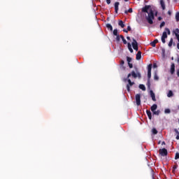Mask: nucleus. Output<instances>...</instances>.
Masks as SVG:
<instances>
[{"mask_svg": "<svg viewBox=\"0 0 179 179\" xmlns=\"http://www.w3.org/2000/svg\"><path fill=\"white\" fill-rule=\"evenodd\" d=\"M128 50L130 51V52H134V50L132 49V45L128 43H127Z\"/></svg>", "mask_w": 179, "mask_h": 179, "instance_id": "obj_17", "label": "nucleus"}, {"mask_svg": "<svg viewBox=\"0 0 179 179\" xmlns=\"http://www.w3.org/2000/svg\"><path fill=\"white\" fill-rule=\"evenodd\" d=\"M178 64H179V55H178L177 59H176Z\"/></svg>", "mask_w": 179, "mask_h": 179, "instance_id": "obj_43", "label": "nucleus"}, {"mask_svg": "<svg viewBox=\"0 0 179 179\" xmlns=\"http://www.w3.org/2000/svg\"><path fill=\"white\" fill-rule=\"evenodd\" d=\"M118 6H120V3L119 2H115V13H118Z\"/></svg>", "mask_w": 179, "mask_h": 179, "instance_id": "obj_12", "label": "nucleus"}, {"mask_svg": "<svg viewBox=\"0 0 179 179\" xmlns=\"http://www.w3.org/2000/svg\"><path fill=\"white\" fill-rule=\"evenodd\" d=\"M106 27L108 30H110V31H113V25L110 24H106Z\"/></svg>", "mask_w": 179, "mask_h": 179, "instance_id": "obj_19", "label": "nucleus"}, {"mask_svg": "<svg viewBox=\"0 0 179 179\" xmlns=\"http://www.w3.org/2000/svg\"><path fill=\"white\" fill-rule=\"evenodd\" d=\"M176 38H177V40H178V41L179 43V34H176Z\"/></svg>", "mask_w": 179, "mask_h": 179, "instance_id": "obj_44", "label": "nucleus"}, {"mask_svg": "<svg viewBox=\"0 0 179 179\" xmlns=\"http://www.w3.org/2000/svg\"><path fill=\"white\" fill-rule=\"evenodd\" d=\"M173 96H174V94L173 93V91L169 90V93L167 94V96L168 97H173Z\"/></svg>", "mask_w": 179, "mask_h": 179, "instance_id": "obj_20", "label": "nucleus"}, {"mask_svg": "<svg viewBox=\"0 0 179 179\" xmlns=\"http://www.w3.org/2000/svg\"><path fill=\"white\" fill-rule=\"evenodd\" d=\"M174 131L176 132V134L177 135H179V131H178V130L177 129H174Z\"/></svg>", "mask_w": 179, "mask_h": 179, "instance_id": "obj_40", "label": "nucleus"}, {"mask_svg": "<svg viewBox=\"0 0 179 179\" xmlns=\"http://www.w3.org/2000/svg\"><path fill=\"white\" fill-rule=\"evenodd\" d=\"M178 109H179V106H178Z\"/></svg>", "mask_w": 179, "mask_h": 179, "instance_id": "obj_57", "label": "nucleus"}, {"mask_svg": "<svg viewBox=\"0 0 179 179\" xmlns=\"http://www.w3.org/2000/svg\"><path fill=\"white\" fill-rule=\"evenodd\" d=\"M176 139H177V141L179 140V135H177V136H176Z\"/></svg>", "mask_w": 179, "mask_h": 179, "instance_id": "obj_49", "label": "nucleus"}, {"mask_svg": "<svg viewBox=\"0 0 179 179\" xmlns=\"http://www.w3.org/2000/svg\"><path fill=\"white\" fill-rule=\"evenodd\" d=\"M124 64H125V62H124V60L120 61V66H124Z\"/></svg>", "mask_w": 179, "mask_h": 179, "instance_id": "obj_37", "label": "nucleus"}, {"mask_svg": "<svg viewBox=\"0 0 179 179\" xmlns=\"http://www.w3.org/2000/svg\"><path fill=\"white\" fill-rule=\"evenodd\" d=\"M152 113L155 115H159L160 114V110H154Z\"/></svg>", "mask_w": 179, "mask_h": 179, "instance_id": "obj_27", "label": "nucleus"}, {"mask_svg": "<svg viewBox=\"0 0 179 179\" xmlns=\"http://www.w3.org/2000/svg\"><path fill=\"white\" fill-rule=\"evenodd\" d=\"M143 13H148V15L145 14V19L149 23V24H153V20L155 19V13L153 10L150 9V6H145L141 10Z\"/></svg>", "mask_w": 179, "mask_h": 179, "instance_id": "obj_1", "label": "nucleus"}, {"mask_svg": "<svg viewBox=\"0 0 179 179\" xmlns=\"http://www.w3.org/2000/svg\"><path fill=\"white\" fill-rule=\"evenodd\" d=\"M118 24L120 26V27H122V29H124L125 27V24H124V22L122 20H120Z\"/></svg>", "mask_w": 179, "mask_h": 179, "instance_id": "obj_16", "label": "nucleus"}, {"mask_svg": "<svg viewBox=\"0 0 179 179\" xmlns=\"http://www.w3.org/2000/svg\"><path fill=\"white\" fill-rule=\"evenodd\" d=\"M127 40H131V37L127 36Z\"/></svg>", "mask_w": 179, "mask_h": 179, "instance_id": "obj_51", "label": "nucleus"}, {"mask_svg": "<svg viewBox=\"0 0 179 179\" xmlns=\"http://www.w3.org/2000/svg\"><path fill=\"white\" fill-rule=\"evenodd\" d=\"M173 33L176 36H177V34H179V29L178 28L176 29V30L173 31Z\"/></svg>", "mask_w": 179, "mask_h": 179, "instance_id": "obj_26", "label": "nucleus"}, {"mask_svg": "<svg viewBox=\"0 0 179 179\" xmlns=\"http://www.w3.org/2000/svg\"><path fill=\"white\" fill-rule=\"evenodd\" d=\"M141 58H142V52L139 50L136 55V59H137V61H139Z\"/></svg>", "mask_w": 179, "mask_h": 179, "instance_id": "obj_9", "label": "nucleus"}, {"mask_svg": "<svg viewBox=\"0 0 179 179\" xmlns=\"http://www.w3.org/2000/svg\"><path fill=\"white\" fill-rule=\"evenodd\" d=\"M177 48H178V50H179V43H178V44H177Z\"/></svg>", "mask_w": 179, "mask_h": 179, "instance_id": "obj_52", "label": "nucleus"}, {"mask_svg": "<svg viewBox=\"0 0 179 179\" xmlns=\"http://www.w3.org/2000/svg\"><path fill=\"white\" fill-rule=\"evenodd\" d=\"M166 143L164 141L162 142V145H165Z\"/></svg>", "mask_w": 179, "mask_h": 179, "instance_id": "obj_54", "label": "nucleus"}, {"mask_svg": "<svg viewBox=\"0 0 179 179\" xmlns=\"http://www.w3.org/2000/svg\"><path fill=\"white\" fill-rule=\"evenodd\" d=\"M151 78H152V64H150L148 66V79L150 80Z\"/></svg>", "mask_w": 179, "mask_h": 179, "instance_id": "obj_4", "label": "nucleus"}, {"mask_svg": "<svg viewBox=\"0 0 179 179\" xmlns=\"http://www.w3.org/2000/svg\"><path fill=\"white\" fill-rule=\"evenodd\" d=\"M160 5L162 6V10L166 9V4L164 3V0H160Z\"/></svg>", "mask_w": 179, "mask_h": 179, "instance_id": "obj_11", "label": "nucleus"}, {"mask_svg": "<svg viewBox=\"0 0 179 179\" xmlns=\"http://www.w3.org/2000/svg\"><path fill=\"white\" fill-rule=\"evenodd\" d=\"M146 113H147V115H148L149 120H152V112H150V110H147Z\"/></svg>", "mask_w": 179, "mask_h": 179, "instance_id": "obj_15", "label": "nucleus"}, {"mask_svg": "<svg viewBox=\"0 0 179 179\" xmlns=\"http://www.w3.org/2000/svg\"><path fill=\"white\" fill-rule=\"evenodd\" d=\"M131 26H128L127 27V31H131Z\"/></svg>", "mask_w": 179, "mask_h": 179, "instance_id": "obj_41", "label": "nucleus"}, {"mask_svg": "<svg viewBox=\"0 0 179 179\" xmlns=\"http://www.w3.org/2000/svg\"><path fill=\"white\" fill-rule=\"evenodd\" d=\"M106 3L108 5H110V3H111V0H106Z\"/></svg>", "mask_w": 179, "mask_h": 179, "instance_id": "obj_42", "label": "nucleus"}, {"mask_svg": "<svg viewBox=\"0 0 179 179\" xmlns=\"http://www.w3.org/2000/svg\"><path fill=\"white\" fill-rule=\"evenodd\" d=\"M168 15H169V16H171V10L168 11Z\"/></svg>", "mask_w": 179, "mask_h": 179, "instance_id": "obj_45", "label": "nucleus"}, {"mask_svg": "<svg viewBox=\"0 0 179 179\" xmlns=\"http://www.w3.org/2000/svg\"><path fill=\"white\" fill-rule=\"evenodd\" d=\"M123 31H124V33H128V30H127L125 29H123Z\"/></svg>", "mask_w": 179, "mask_h": 179, "instance_id": "obj_46", "label": "nucleus"}, {"mask_svg": "<svg viewBox=\"0 0 179 179\" xmlns=\"http://www.w3.org/2000/svg\"><path fill=\"white\" fill-rule=\"evenodd\" d=\"M176 22H179V12H177L176 14Z\"/></svg>", "mask_w": 179, "mask_h": 179, "instance_id": "obj_25", "label": "nucleus"}, {"mask_svg": "<svg viewBox=\"0 0 179 179\" xmlns=\"http://www.w3.org/2000/svg\"><path fill=\"white\" fill-rule=\"evenodd\" d=\"M139 89L145 92L146 90V87H145V85L140 84L139 85Z\"/></svg>", "mask_w": 179, "mask_h": 179, "instance_id": "obj_18", "label": "nucleus"}, {"mask_svg": "<svg viewBox=\"0 0 179 179\" xmlns=\"http://www.w3.org/2000/svg\"><path fill=\"white\" fill-rule=\"evenodd\" d=\"M132 12H133V10H132V8H129V9H128V10H126L124 11V13H125L126 15H128V13H132Z\"/></svg>", "mask_w": 179, "mask_h": 179, "instance_id": "obj_21", "label": "nucleus"}, {"mask_svg": "<svg viewBox=\"0 0 179 179\" xmlns=\"http://www.w3.org/2000/svg\"><path fill=\"white\" fill-rule=\"evenodd\" d=\"M178 159H179V153L176 152L175 155V160H178Z\"/></svg>", "mask_w": 179, "mask_h": 179, "instance_id": "obj_34", "label": "nucleus"}, {"mask_svg": "<svg viewBox=\"0 0 179 179\" xmlns=\"http://www.w3.org/2000/svg\"><path fill=\"white\" fill-rule=\"evenodd\" d=\"M159 153L161 156L164 157V156H167V155H168L167 149H166V148L159 149Z\"/></svg>", "mask_w": 179, "mask_h": 179, "instance_id": "obj_5", "label": "nucleus"}, {"mask_svg": "<svg viewBox=\"0 0 179 179\" xmlns=\"http://www.w3.org/2000/svg\"><path fill=\"white\" fill-rule=\"evenodd\" d=\"M156 110H157V104H153L152 106H151V111L152 113H155V111H156Z\"/></svg>", "mask_w": 179, "mask_h": 179, "instance_id": "obj_14", "label": "nucleus"}, {"mask_svg": "<svg viewBox=\"0 0 179 179\" xmlns=\"http://www.w3.org/2000/svg\"><path fill=\"white\" fill-rule=\"evenodd\" d=\"M165 24H166V22H162L160 24V25H159L160 29H162V27H164Z\"/></svg>", "mask_w": 179, "mask_h": 179, "instance_id": "obj_33", "label": "nucleus"}, {"mask_svg": "<svg viewBox=\"0 0 179 179\" xmlns=\"http://www.w3.org/2000/svg\"><path fill=\"white\" fill-rule=\"evenodd\" d=\"M113 36H118V29L113 30Z\"/></svg>", "mask_w": 179, "mask_h": 179, "instance_id": "obj_29", "label": "nucleus"}, {"mask_svg": "<svg viewBox=\"0 0 179 179\" xmlns=\"http://www.w3.org/2000/svg\"><path fill=\"white\" fill-rule=\"evenodd\" d=\"M125 2H128V0H124Z\"/></svg>", "mask_w": 179, "mask_h": 179, "instance_id": "obj_55", "label": "nucleus"}, {"mask_svg": "<svg viewBox=\"0 0 179 179\" xmlns=\"http://www.w3.org/2000/svg\"><path fill=\"white\" fill-rule=\"evenodd\" d=\"M129 86H130L129 85H127V89L128 92H131V88Z\"/></svg>", "mask_w": 179, "mask_h": 179, "instance_id": "obj_38", "label": "nucleus"}, {"mask_svg": "<svg viewBox=\"0 0 179 179\" xmlns=\"http://www.w3.org/2000/svg\"><path fill=\"white\" fill-rule=\"evenodd\" d=\"M164 113H165V114H170L171 110L169 108H166V109H165Z\"/></svg>", "mask_w": 179, "mask_h": 179, "instance_id": "obj_32", "label": "nucleus"}, {"mask_svg": "<svg viewBox=\"0 0 179 179\" xmlns=\"http://www.w3.org/2000/svg\"><path fill=\"white\" fill-rule=\"evenodd\" d=\"M157 43H159V40L155 39L154 41L151 42L150 45L152 47H156V44H157Z\"/></svg>", "mask_w": 179, "mask_h": 179, "instance_id": "obj_13", "label": "nucleus"}, {"mask_svg": "<svg viewBox=\"0 0 179 179\" xmlns=\"http://www.w3.org/2000/svg\"><path fill=\"white\" fill-rule=\"evenodd\" d=\"M124 80H127V78H125Z\"/></svg>", "mask_w": 179, "mask_h": 179, "instance_id": "obj_56", "label": "nucleus"}, {"mask_svg": "<svg viewBox=\"0 0 179 179\" xmlns=\"http://www.w3.org/2000/svg\"><path fill=\"white\" fill-rule=\"evenodd\" d=\"M147 86L148 87H150V80L148 79V81H147Z\"/></svg>", "mask_w": 179, "mask_h": 179, "instance_id": "obj_36", "label": "nucleus"}, {"mask_svg": "<svg viewBox=\"0 0 179 179\" xmlns=\"http://www.w3.org/2000/svg\"><path fill=\"white\" fill-rule=\"evenodd\" d=\"M153 66H154V68H157V64H153Z\"/></svg>", "mask_w": 179, "mask_h": 179, "instance_id": "obj_48", "label": "nucleus"}, {"mask_svg": "<svg viewBox=\"0 0 179 179\" xmlns=\"http://www.w3.org/2000/svg\"><path fill=\"white\" fill-rule=\"evenodd\" d=\"M162 19H163L162 17H158V20H162Z\"/></svg>", "mask_w": 179, "mask_h": 179, "instance_id": "obj_50", "label": "nucleus"}, {"mask_svg": "<svg viewBox=\"0 0 179 179\" xmlns=\"http://www.w3.org/2000/svg\"><path fill=\"white\" fill-rule=\"evenodd\" d=\"M167 34L170 36L171 32L170 31V29L165 28V31L163 32L161 40L163 44L166 43V38H167Z\"/></svg>", "mask_w": 179, "mask_h": 179, "instance_id": "obj_2", "label": "nucleus"}, {"mask_svg": "<svg viewBox=\"0 0 179 179\" xmlns=\"http://www.w3.org/2000/svg\"><path fill=\"white\" fill-rule=\"evenodd\" d=\"M150 94L152 97V100L153 101H156V95L155 94V92H153V90L150 91Z\"/></svg>", "mask_w": 179, "mask_h": 179, "instance_id": "obj_10", "label": "nucleus"}, {"mask_svg": "<svg viewBox=\"0 0 179 179\" xmlns=\"http://www.w3.org/2000/svg\"><path fill=\"white\" fill-rule=\"evenodd\" d=\"M154 80H159V76H157V74H155V76H154Z\"/></svg>", "mask_w": 179, "mask_h": 179, "instance_id": "obj_35", "label": "nucleus"}, {"mask_svg": "<svg viewBox=\"0 0 179 179\" xmlns=\"http://www.w3.org/2000/svg\"><path fill=\"white\" fill-rule=\"evenodd\" d=\"M169 47H171L173 45V38H171L168 44Z\"/></svg>", "mask_w": 179, "mask_h": 179, "instance_id": "obj_28", "label": "nucleus"}, {"mask_svg": "<svg viewBox=\"0 0 179 179\" xmlns=\"http://www.w3.org/2000/svg\"><path fill=\"white\" fill-rule=\"evenodd\" d=\"M116 41H117V43H120V41H121V35L116 36Z\"/></svg>", "mask_w": 179, "mask_h": 179, "instance_id": "obj_24", "label": "nucleus"}, {"mask_svg": "<svg viewBox=\"0 0 179 179\" xmlns=\"http://www.w3.org/2000/svg\"><path fill=\"white\" fill-rule=\"evenodd\" d=\"M132 40H133V42L131 43V45H132L134 50H135V51H138V42L134 38H132Z\"/></svg>", "mask_w": 179, "mask_h": 179, "instance_id": "obj_6", "label": "nucleus"}, {"mask_svg": "<svg viewBox=\"0 0 179 179\" xmlns=\"http://www.w3.org/2000/svg\"><path fill=\"white\" fill-rule=\"evenodd\" d=\"M152 134H153L154 135H157V129L153 128V129H152Z\"/></svg>", "mask_w": 179, "mask_h": 179, "instance_id": "obj_30", "label": "nucleus"}, {"mask_svg": "<svg viewBox=\"0 0 179 179\" xmlns=\"http://www.w3.org/2000/svg\"><path fill=\"white\" fill-rule=\"evenodd\" d=\"M175 72H176V64L174 63H171L170 73H171V75H174Z\"/></svg>", "mask_w": 179, "mask_h": 179, "instance_id": "obj_8", "label": "nucleus"}, {"mask_svg": "<svg viewBox=\"0 0 179 179\" xmlns=\"http://www.w3.org/2000/svg\"><path fill=\"white\" fill-rule=\"evenodd\" d=\"M131 76H132V78H134V79H136V78H138V79H141V78H142L141 73L138 71V69H136V73L135 72V71H132L131 73H129L127 76V79H129Z\"/></svg>", "mask_w": 179, "mask_h": 179, "instance_id": "obj_3", "label": "nucleus"}, {"mask_svg": "<svg viewBox=\"0 0 179 179\" xmlns=\"http://www.w3.org/2000/svg\"><path fill=\"white\" fill-rule=\"evenodd\" d=\"M120 38L122 39V41H123V44H127V40L125 39V38L124 37V36L120 35Z\"/></svg>", "mask_w": 179, "mask_h": 179, "instance_id": "obj_22", "label": "nucleus"}, {"mask_svg": "<svg viewBox=\"0 0 179 179\" xmlns=\"http://www.w3.org/2000/svg\"><path fill=\"white\" fill-rule=\"evenodd\" d=\"M127 61L128 64H131V62L132 61V58H131L129 57H127Z\"/></svg>", "mask_w": 179, "mask_h": 179, "instance_id": "obj_31", "label": "nucleus"}, {"mask_svg": "<svg viewBox=\"0 0 179 179\" xmlns=\"http://www.w3.org/2000/svg\"><path fill=\"white\" fill-rule=\"evenodd\" d=\"M127 82L129 83V84H127V85H129V86H134V82L131 81V79L129 78L127 80Z\"/></svg>", "mask_w": 179, "mask_h": 179, "instance_id": "obj_23", "label": "nucleus"}, {"mask_svg": "<svg viewBox=\"0 0 179 179\" xmlns=\"http://www.w3.org/2000/svg\"><path fill=\"white\" fill-rule=\"evenodd\" d=\"M128 65H129V67L130 69L134 68V65H133L132 64L128 63Z\"/></svg>", "mask_w": 179, "mask_h": 179, "instance_id": "obj_39", "label": "nucleus"}, {"mask_svg": "<svg viewBox=\"0 0 179 179\" xmlns=\"http://www.w3.org/2000/svg\"><path fill=\"white\" fill-rule=\"evenodd\" d=\"M135 99H136V106H141V94H136Z\"/></svg>", "mask_w": 179, "mask_h": 179, "instance_id": "obj_7", "label": "nucleus"}, {"mask_svg": "<svg viewBox=\"0 0 179 179\" xmlns=\"http://www.w3.org/2000/svg\"><path fill=\"white\" fill-rule=\"evenodd\" d=\"M173 170H176L177 169V165L173 166Z\"/></svg>", "mask_w": 179, "mask_h": 179, "instance_id": "obj_47", "label": "nucleus"}, {"mask_svg": "<svg viewBox=\"0 0 179 179\" xmlns=\"http://www.w3.org/2000/svg\"><path fill=\"white\" fill-rule=\"evenodd\" d=\"M171 60H172V61H174V57H171Z\"/></svg>", "mask_w": 179, "mask_h": 179, "instance_id": "obj_53", "label": "nucleus"}]
</instances>
